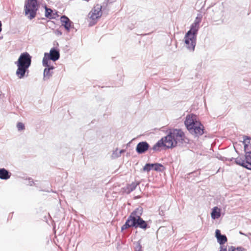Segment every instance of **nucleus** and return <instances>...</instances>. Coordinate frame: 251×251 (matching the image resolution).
I'll return each mask as SVG.
<instances>
[{
  "label": "nucleus",
  "mask_w": 251,
  "mask_h": 251,
  "mask_svg": "<svg viewBox=\"0 0 251 251\" xmlns=\"http://www.w3.org/2000/svg\"><path fill=\"white\" fill-rule=\"evenodd\" d=\"M143 213V208L139 206L136 208L128 217L125 223L121 227V231L128 228L132 227L135 229L140 228L144 231L150 228L151 221L144 220L142 217Z\"/></svg>",
  "instance_id": "f257e3e1"
},
{
  "label": "nucleus",
  "mask_w": 251,
  "mask_h": 251,
  "mask_svg": "<svg viewBox=\"0 0 251 251\" xmlns=\"http://www.w3.org/2000/svg\"><path fill=\"white\" fill-rule=\"evenodd\" d=\"M184 124L189 133L195 138H199L206 133L204 126L194 113L188 114L186 116Z\"/></svg>",
  "instance_id": "f03ea898"
},
{
  "label": "nucleus",
  "mask_w": 251,
  "mask_h": 251,
  "mask_svg": "<svg viewBox=\"0 0 251 251\" xmlns=\"http://www.w3.org/2000/svg\"><path fill=\"white\" fill-rule=\"evenodd\" d=\"M166 133L165 137L171 149L174 148L177 145L183 146L190 143L189 139L186 136L181 128H168Z\"/></svg>",
  "instance_id": "7ed1b4c3"
},
{
  "label": "nucleus",
  "mask_w": 251,
  "mask_h": 251,
  "mask_svg": "<svg viewBox=\"0 0 251 251\" xmlns=\"http://www.w3.org/2000/svg\"><path fill=\"white\" fill-rule=\"evenodd\" d=\"M32 62V56L27 52H24L20 55L15 64L17 67L16 75L19 79H22L28 76L29 68Z\"/></svg>",
  "instance_id": "20e7f679"
},
{
  "label": "nucleus",
  "mask_w": 251,
  "mask_h": 251,
  "mask_svg": "<svg viewBox=\"0 0 251 251\" xmlns=\"http://www.w3.org/2000/svg\"><path fill=\"white\" fill-rule=\"evenodd\" d=\"M201 21V19L196 17L194 23L191 24L190 29L185 34L184 44L186 48L190 51H194L195 50Z\"/></svg>",
  "instance_id": "39448f33"
},
{
  "label": "nucleus",
  "mask_w": 251,
  "mask_h": 251,
  "mask_svg": "<svg viewBox=\"0 0 251 251\" xmlns=\"http://www.w3.org/2000/svg\"><path fill=\"white\" fill-rule=\"evenodd\" d=\"M40 6L38 0H25L24 5V13L29 20H32L37 15V12Z\"/></svg>",
  "instance_id": "423d86ee"
},
{
  "label": "nucleus",
  "mask_w": 251,
  "mask_h": 251,
  "mask_svg": "<svg viewBox=\"0 0 251 251\" xmlns=\"http://www.w3.org/2000/svg\"><path fill=\"white\" fill-rule=\"evenodd\" d=\"M60 58V50L56 47L52 48L50 52H45L42 61L50 63V60L53 62L57 61Z\"/></svg>",
  "instance_id": "0eeeda50"
},
{
  "label": "nucleus",
  "mask_w": 251,
  "mask_h": 251,
  "mask_svg": "<svg viewBox=\"0 0 251 251\" xmlns=\"http://www.w3.org/2000/svg\"><path fill=\"white\" fill-rule=\"evenodd\" d=\"M166 143H168L167 140L165 136H164L159 140L152 147H151V151H160L162 149L166 150L171 149L169 145H167Z\"/></svg>",
  "instance_id": "6e6552de"
},
{
  "label": "nucleus",
  "mask_w": 251,
  "mask_h": 251,
  "mask_svg": "<svg viewBox=\"0 0 251 251\" xmlns=\"http://www.w3.org/2000/svg\"><path fill=\"white\" fill-rule=\"evenodd\" d=\"M135 151L138 154H144L147 151L151 153V147L146 141L139 142L136 147Z\"/></svg>",
  "instance_id": "1a4fd4ad"
},
{
  "label": "nucleus",
  "mask_w": 251,
  "mask_h": 251,
  "mask_svg": "<svg viewBox=\"0 0 251 251\" xmlns=\"http://www.w3.org/2000/svg\"><path fill=\"white\" fill-rule=\"evenodd\" d=\"M42 65L45 67L43 72V79L44 80H47L52 75L53 70L55 67L50 64V63L42 61Z\"/></svg>",
  "instance_id": "9d476101"
},
{
  "label": "nucleus",
  "mask_w": 251,
  "mask_h": 251,
  "mask_svg": "<svg viewBox=\"0 0 251 251\" xmlns=\"http://www.w3.org/2000/svg\"><path fill=\"white\" fill-rule=\"evenodd\" d=\"M60 21L63 26L67 32H69L71 28H74L73 22L66 15L61 16Z\"/></svg>",
  "instance_id": "9b49d317"
},
{
  "label": "nucleus",
  "mask_w": 251,
  "mask_h": 251,
  "mask_svg": "<svg viewBox=\"0 0 251 251\" xmlns=\"http://www.w3.org/2000/svg\"><path fill=\"white\" fill-rule=\"evenodd\" d=\"M102 5H97L94 10L90 12V19L92 20L99 19L102 15Z\"/></svg>",
  "instance_id": "f8f14e48"
},
{
  "label": "nucleus",
  "mask_w": 251,
  "mask_h": 251,
  "mask_svg": "<svg viewBox=\"0 0 251 251\" xmlns=\"http://www.w3.org/2000/svg\"><path fill=\"white\" fill-rule=\"evenodd\" d=\"M215 237L217 239V243L220 245H225V244L227 242L226 236L225 234H222L220 229H216Z\"/></svg>",
  "instance_id": "ddd939ff"
},
{
  "label": "nucleus",
  "mask_w": 251,
  "mask_h": 251,
  "mask_svg": "<svg viewBox=\"0 0 251 251\" xmlns=\"http://www.w3.org/2000/svg\"><path fill=\"white\" fill-rule=\"evenodd\" d=\"M11 173L8 170L2 168H0V179L1 180H8L11 176Z\"/></svg>",
  "instance_id": "4468645a"
},
{
  "label": "nucleus",
  "mask_w": 251,
  "mask_h": 251,
  "mask_svg": "<svg viewBox=\"0 0 251 251\" xmlns=\"http://www.w3.org/2000/svg\"><path fill=\"white\" fill-rule=\"evenodd\" d=\"M234 162L237 165H238L248 170H251V167L248 166V164H246L245 158L243 159L242 157L238 156L235 159Z\"/></svg>",
  "instance_id": "2eb2a0df"
},
{
  "label": "nucleus",
  "mask_w": 251,
  "mask_h": 251,
  "mask_svg": "<svg viewBox=\"0 0 251 251\" xmlns=\"http://www.w3.org/2000/svg\"><path fill=\"white\" fill-rule=\"evenodd\" d=\"M140 184V181L132 182L131 184H128L126 189L125 192L127 194H130L131 192L134 191L138 185Z\"/></svg>",
  "instance_id": "dca6fc26"
},
{
  "label": "nucleus",
  "mask_w": 251,
  "mask_h": 251,
  "mask_svg": "<svg viewBox=\"0 0 251 251\" xmlns=\"http://www.w3.org/2000/svg\"><path fill=\"white\" fill-rule=\"evenodd\" d=\"M221 210L217 206L214 207L211 210V217L213 220L218 219L220 217Z\"/></svg>",
  "instance_id": "f3484780"
},
{
  "label": "nucleus",
  "mask_w": 251,
  "mask_h": 251,
  "mask_svg": "<svg viewBox=\"0 0 251 251\" xmlns=\"http://www.w3.org/2000/svg\"><path fill=\"white\" fill-rule=\"evenodd\" d=\"M245 162L248 166H251V151H248L247 145L245 144V148H244Z\"/></svg>",
  "instance_id": "a211bd4d"
},
{
  "label": "nucleus",
  "mask_w": 251,
  "mask_h": 251,
  "mask_svg": "<svg viewBox=\"0 0 251 251\" xmlns=\"http://www.w3.org/2000/svg\"><path fill=\"white\" fill-rule=\"evenodd\" d=\"M45 17L49 19H53L56 18V16H54L53 10L50 8H48L46 5H45Z\"/></svg>",
  "instance_id": "6ab92c4d"
},
{
  "label": "nucleus",
  "mask_w": 251,
  "mask_h": 251,
  "mask_svg": "<svg viewBox=\"0 0 251 251\" xmlns=\"http://www.w3.org/2000/svg\"><path fill=\"white\" fill-rule=\"evenodd\" d=\"M153 170L158 172H163L166 170V168L161 163H152Z\"/></svg>",
  "instance_id": "aec40b11"
},
{
  "label": "nucleus",
  "mask_w": 251,
  "mask_h": 251,
  "mask_svg": "<svg viewBox=\"0 0 251 251\" xmlns=\"http://www.w3.org/2000/svg\"><path fill=\"white\" fill-rule=\"evenodd\" d=\"M244 148L245 144L247 145L248 151H251V137L248 136H244V140L243 141Z\"/></svg>",
  "instance_id": "412c9836"
},
{
  "label": "nucleus",
  "mask_w": 251,
  "mask_h": 251,
  "mask_svg": "<svg viewBox=\"0 0 251 251\" xmlns=\"http://www.w3.org/2000/svg\"><path fill=\"white\" fill-rule=\"evenodd\" d=\"M228 251H247L246 250L241 246L235 247L231 246L228 247Z\"/></svg>",
  "instance_id": "4be33fe9"
},
{
  "label": "nucleus",
  "mask_w": 251,
  "mask_h": 251,
  "mask_svg": "<svg viewBox=\"0 0 251 251\" xmlns=\"http://www.w3.org/2000/svg\"><path fill=\"white\" fill-rule=\"evenodd\" d=\"M152 163H147L143 168L144 172H149L151 170H153Z\"/></svg>",
  "instance_id": "5701e85b"
},
{
  "label": "nucleus",
  "mask_w": 251,
  "mask_h": 251,
  "mask_svg": "<svg viewBox=\"0 0 251 251\" xmlns=\"http://www.w3.org/2000/svg\"><path fill=\"white\" fill-rule=\"evenodd\" d=\"M35 184H34V186H36V187L39 188V190L40 191H44V192H50V191L49 190H44V189H42V187L39 182V181L38 180H35Z\"/></svg>",
  "instance_id": "b1692460"
},
{
  "label": "nucleus",
  "mask_w": 251,
  "mask_h": 251,
  "mask_svg": "<svg viewBox=\"0 0 251 251\" xmlns=\"http://www.w3.org/2000/svg\"><path fill=\"white\" fill-rule=\"evenodd\" d=\"M17 127L19 131H22L25 129V125L22 122H18L17 123Z\"/></svg>",
  "instance_id": "393cba45"
},
{
  "label": "nucleus",
  "mask_w": 251,
  "mask_h": 251,
  "mask_svg": "<svg viewBox=\"0 0 251 251\" xmlns=\"http://www.w3.org/2000/svg\"><path fill=\"white\" fill-rule=\"evenodd\" d=\"M142 249V245L139 241L136 243V246L135 247V251H139Z\"/></svg>",
  "instance_id": "a878e982"
},
{
  "label": "nucleus",
  "mask_w": 251,
  "mask_h": 251,
  "mask_svg": "<svg viewBox=\"0 0 251 251\" xmlns=\"http://www.w3.org/2000/svg\"><path fill=\"white\" fill-rule=\"evenodd\" d=\"M26 179H27L29 181L28 185L29 186H34L35 182L31 177H28Z\"/></svg>",
  "instance_id": "bb28decb"
},
{
  "label": "nucleus",
  "mask_w": 251,
  "mask_h": 251,
  "mask_svg": "<svg viewBox=\"0 0 251 251\" xmlns=\"http://www.w3.org/2000/svg\"><path fill=\"white\" fill-rule=\"evenodd\" d=\"M118 149H117L116 150L114 151L112 153V156L114 158H118L120 157V156H117L118 155Z\"/></svg>",
  "instance_id": "cd10ccee"
},
{
  "label": "nucleus",
  "mask_w": 251,
  "mask_h": 251,
  "mask_svg": "<svg viewBox=\"0 0 251 251\" xmlns=\"http://www.w3.org/2000/svg\"><path fill=\"white\" fill-rule=\"evenodd\" d=\"M219 251H227L226 246L223 245H220Z\"/></svg>",
  "instance_id": "c85d7f7f"
},
{
  "label": "nucleus",
  "mask_w": 251,
  "mask_h": 251,
  "mask_svg": "<svg viewBox=\"0 0 251 251\" xmlns=\"http://www.w3.org/2000/svg\"><path fill=\"white\" fill-rule=\"evenodd\" d=\"M54 33L57 36H61L62 35V31L59 29H56L54 31Z\"/></svg>",
  "instance_id": "c756f323"
},
{
  "label": "nucleus",
  "mask_w": 251,
  "mask_h": 251,
  "mask_svg": "<svg viewBox=\"0 0 251 251\" xmlns=\"http://www.w3.org/2000/svg\"><path fill=\"white\" fill-rule=\"evenodd\" d=\"M126 151V150H124V149H122V150H121L119 152H118V155L117 156H121V154L122 153H124Z\"/></svg>",
  "instance_id": "7c9ffc66"
},
{
  "label": "nucleus",
  "mask_w": 251,
  "mask_h": 251,
  "mask_svg": "<svg viewBox=\"0 0 251 251\" xmlns=\"http://www.w3.org/2000/svg\"><path fill=\"white\" fill-rule=\"evenodd\" d=\"M196 17L198 18H199L200 19H201V20L202 18V15L201 13H199L197 14V16Z\"/></svg>",
  "instance_id": "2f4dec72"
},
{
  "label": "nucleus",
  "mask_w": 251,
  "mask_h": 251,
  "mask_svg": "<svg viewBox=\"0 0 251 251\" xmlns=\"http://www.w3.org/2000/svg\"><path fill=\"white\" fill-rule=\"evenodd\" d=\"M196 173H197V171H193V172L188 174V175H194V176H197V175H195V174Z\"/></svg>",
  "instance_id": "473e14b6"
},
{
  "label": "nucleus",
  "mask_w": 251,
  "mask_h": 251,
  "mask_svg": "<svg viewBox=\"0 0 251 251\" xmlns=\"http://www.w3.org/2000/svg\"><path fill=\"white\" fill-rule=\"evenodd\" d=\"M134 139H133L130 141H129L128 143L126 144V148H128V147H129L130 146V144L131 143L132 140H133Z\"/></svg>",
  "instance_id": "72a5a7b5"
},
{
  "label": "nucleus",
  "mask_w": 251,
  "mask_h": 251,
  "mask_svg": "<svg viewBox=\"0 0 251 251\" xmlns=\"http://www.w3.org/2000/svg\"><path fill=\"white\" fill-rule=\"evenodd\" d=\"M2 23H1V21L0 20V32H1L2 30Z\"/></svg>",
  "instance_id": "f704fd0d"
},
{
  "label": "nucleus",
  "mask_w": 251,
  "mask_h": 251,
  "mask_svg": "<svg viewBox=\"0 0 251 251\" xmlns=\"http://www.w3.org/2000/svg\"><path fill=\"white\" fill-rule=\"evenodd\" d=\"M219 160L223 161L224 160V156H222L220 155L219 157H218Z\"/></svg>",
  "instance_id": "c9c22d12"
},
{
  "label": "nucleus",
  "mask_w": 251,
  "mask_h": 251,
  "mask_svg": "<svg viewBox=\"0 0 251 251\" xmlns=\"http://www.w3.org/2000/svg\"><path fill=\"white\" fill-rule=\"evenodd\" d=\"M235 158L234 157L228 158V161L231 162L233 160L235 161Z\"/></svg>",
  "instance_id": "e433bc0d"
},
{
  "label": "nucleus",
  "mask_w": 251,
  "mask_h": 251,
  "mask_svg": "<svg viewBox=\"0 0 251 251\" xmlns=\"http://www.w3.org/2000/svg\"><path fill=\"white\" fill-rule=\"evenodd\" d=\"M239 234H241V235H246L244 233H243L242 231H239Z\"/></svg>",
  "instance_id": "4c0bfd02"
},
{
  "label": "nucleus",
  "mask_w": 251,
  "mask_h": 251,
  "mask_svg": "<svg viewBox=\"0 0 251 251\" xmlns=\"http://www.w3.org/2000/svg\"><path fill=\"white\" fill-rule=\"evenodd\" d=\"M228 158L224 157V160L223 161H228Z\"/></svg>",
  "instance_id": "58836bf2"
},
{
  "label": "nucleus",
  "mask_w": 251,
  "mask_h": 251,
  "mask_svg": "<svg viewBox=\"0 0 251 251\" xmlns=\"http://www.w3.org/2000/svg\"><path fill=\"white\" fill-rule=\"evenodd\" d=\"M54 16H57V17L58 16V15H57V11H55V12L54 13Z\"/></svg>",
  "instance_id": "ea45409f"
},
{
  "label": "nucleus",
  "mask_w": 251,
  "mask_h": 251,
  "mask_svg": "<svg viewBox=\"0 0 251 251\" xmlns=\"http://www.w3.org/2000/svg\"><path fill=\"white\" fill-rule=\"evenodd\" d=\"M247 144H249V145L251 144V140H247Z\"/></svg>",
  "instance_id": "a19ab883"
},
{
  "label": "nucleus",
  "mask_w": 251,
  "mask_h": 251,
  "mask_svg": "<svg viewBox=\"0 0 251 251\" xmlns=\"http://www.w3.org/2000/svg\"><path fill=\"white\" fill-rule=\"evenodd\" d=\"M104 5V3H103V5L102 6V7ZM105 5H106V3H105Z\"/></svg>",
  "instance_id": "79ce46f5"
},
{
  "label": "nucleus",
  "mask_w": 251,
  "mask_h": 251,
  "mask_svg": "<svg viewBox=\"0 0 251 251\" xmlns=\"http://www.w3.org/2000/svg\"><path fill=\"white\" fill-rule=\"evenodd\" d=\"M136 251H142V249H141V250H140Z\"/></svg>",
  "instance_id": "37998d69"
},
{
  "label": "nucleus",
  "mask_w": 251,
  "mask_h": 251,
  "mask_svg": "<svg viewBox=\"0 0 251 251\" xmlns=\"http://www.w3.org/2000/svg\"><path fill=\"white\" fill-rule=\"evenodd\" d=\"M2 38V36L0 37V40Z\"/></svg>",
  "instance_id": "c03bdc74"
},
{
  "label": "nucleus",
  "mask_w": 251,
  "mask_h": 251,
  "mask_svg": "<svg viewBox=\"0 0 251 251\" xmlns=\"http://www.w3.org/2000/svg\"><path fill=\"white\" fill-rule=\"evenodd\" d=\"M162 214V212H159V214Z\"/></svg>",
  "instance_id": "a18cd8bd"
},
{
  "label": "nucleus",
  "mask_w": 251,
  "mask_h": 251,
  "mask_svg": "<svg viewBox=\"0 0 251 251\" xmlns=\"http://www.w3.org/2000/svg\"><path fill=\"white\" fill-rule=\"evenodd\" d=\"M162 214V212H159V214Z\"/></svg>",
  "instance_id": "49530a36"
}]
</instances>
